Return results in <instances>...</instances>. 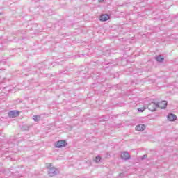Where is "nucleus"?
<instances>
[{
  "mask_svg": "<svg viewBox=\"0 0 178 178\" xmlns=\"http://www.w3.org/2000/svg\"><path fill=\"white\" fill-rule=\"evenodd\" d=\"M46 168L48 169V174L49 177H52L56 175V168H55V167H54L51 163L46 164Z\"/></svg>",
  "mask_w": 178,
  "mask_h": 178,
  "instance_id": "nucleus-1",
  "label": "nucleus"
},
{
  "mask_svg": "<svg viewBox=\"0 0 178 178\" xmlns=\"http://www.w3.org/2000/svg\"><path fill=\"white\" fill-rule=\"evenodd\" d=\"M66 145H67L66 140H58L55 143L56 148H63V147H66Z\"/></svg>",
  "mask_w": 178,
  "mask_h": 178,
  "instance_id": "nucleus-2",
  "label": "nucleus"
},
{
  "mask_svg": "<svg viewBox=\"0 0 178 178\" xmlns=\"http://www.w3.org/2000/svg\"><path fill=\"white\" fill-rule=\"evenodd\" d=\"M20 115V111H16V110H13L8 112V116L9 118H17Z\"/></svg>",
  "mask_w": 178,
  "mask_h": 178,
  "instance_id": "nucleus-3",
  "label": "nucleus"
},
{
  "mask_svg": "<svg viewBox=\"0 0 178 178\" xmlns=\"http://www.w3.org/2000/svg\"><path fill=\"white\" fill-rule=\"evenodd\" d=\"M147 108L149 111H151L152 112H154L156 111V108H158V104L154 102H152L148 105Z\"/></svg>",
  "mask_w": 178,
  "mask_h": 178,
  "instance_id": "nucleus-4",
  "label": "nucleus"
},
{
  "mask_svg": "<svg viewBox=\"0 0 178 178\" xmlns=\"http://www.w3.org/2000/svg\"><path fill=\"white\" fill-rule=\"evenodd\" d=\"M158 108H160V109H165L166 106H168V102L166 101H161L158 102L157 104Z\"/></svg>",
  "mask_w": 178,
  "mask_h": 178,
  "instance_id": "nucleus-5",
  "label": "nucleus"
},
{
  "mask_svg": "<svg viewBox=\"0 0 178 178\" xmlns=\"http://www.w3.org/2000/svg\"><path fill=\"white\" fill-rule=\"evenodd\" d=\"M109 19H111V17L107 14H102L99 17L100 22H106L109 20Z\"/></svg>",
  "mask_w": 178,
  "mask_h": 178,
  "instance_id": "nucleus-6",
  "label": "nucleus"
},
{
  "mask_svg": "<svg viewBox=\"0 0 178 178\" xmlns=\"http://www.w3.org/2000/svg\"><path fill=\"white\" fill-rule=\"evenodd\" d=\"M145 124H139L136 127V131H144L145 130Z\"/></svg>",
  "mask_w": 178,
  "mask_h": 178,
  "instance_id": "nucleus-7",
  "label": "nucleus"
},
{
  "mask_svg": "<svg viewBox=\"0 0 178 178\" xmlns=\"http://www.w3.org/2000/svg\"><path fill=\"white\" fill-rule=\"evenodd\" d=\"M121 158H122V159H124L126 161L130 158V154L129 153H127V152H123L121 154Z\"/></svg>",
  "mask_w": 178,
  "mask_h": 178,
  "instance_id": "nucleus-8",
  "label": "nucleus"
},
{
  "mask_svg": "<svg viewBox=\"0 0 178 178\" xmlns=\"http://www.w3.org/2000/svg\"><path fill=\"white\" fill-rule=\"evenodd\" d=\"M168 119L170 120V122H175L177 119V116L175 114H169L168 115Z\"/></svg>",
  "mask_w": 178,
  "mask_h": 178,
  "instance_id": "nucleus-9",
  "label": "nucleus"
},
{
  "mask_svg": "<svg viewBox=\"0 0 178 178\" xmlns=\"http://www.w3.org/2000/svg\"><path fill=\"white\" fill-rule=\"evenodd\" d=\"M156 60H157V62H163V57L162 56H159L156 57Z\"/></svg>",
  "mask_w": 178,
  "mask_h": 178,
  "instance_id": "nucleus-10",
  "label": "nucleus"
},
{
  "mask_svg": "<svg viewBox=\"0 0 178 178\" xmlns=\"http://www.w3.org/2000/svg\"><path fill=\"white\" fill-rule=\"evenodd\" d=\"M33 119L35 122H37V121L40 120V116H38V115H34V116L33 117Z\"/></svg>",
  "mask_w": 178,
  "mask_h": 178,
  "instance_id": "nucleus-11",
  "label": "nucleus"
},
{
  "mask_svg": "<svg viewBox=\"0 0 178 178\" xmlns=\"http://www.w3.org/2000/svg\"><path fill=\"white\" fill-rule=\"evenodd\" d=\"M145 109H146L145 107L141 106L140 108H139L138 109V111H139L140 112H144Z\"/></svg>",
  "mask_w": 178,
  "mask_h": 178,
  "instance_id": "nucleus-12",
  "label": "nucleus"
},
{
  "mask_svg": "<svg viewBox=\"0 0 178 178\" xmlns=\"http://www.w3.org/2000/svg\"><path fill=\"white\" fill-rule=\"evenodd\" d=\"M95 162H99L101 161L100 156H97L95 159Z\"/></svg>",
  "mask_w": 178,
  "mask_h": 178,
  "instance_id": "nucleus-13",
  "label": "nucleus"
},
{
  "mask_svg": "<svg viewBox=\"0 0 178 178\" xmlns=\"http://www.w3.org/2000/svg\"><path fill=\"white\" fill-rule=\"evenodd\" d=\"M99 2H104V0H99Z\"/></svg>",
  "mask_w": 178,
  "mask_h": 178,
  "instance_id": "nucleus-14",
  "label": "nucleus"
}]
</instances>
